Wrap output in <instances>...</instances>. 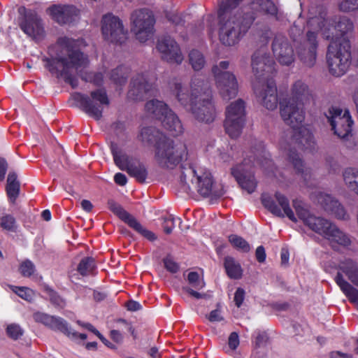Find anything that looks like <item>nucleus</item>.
Masks as SVG:
<instances>
[{"label": "nucleus", "mask_w": 358, "mask_h": 358, "mask_svg": "<svg viewBox=\"0 0 358 358\" xmlns=\"http://www.w3.org/2000/svg\"><path fill=\"white\" fill-rule=\"evenodd\" d=\"M19 270L24 277H30L35 271V266L31 261L27 259L20 264Z\"/></svg>", "instance_id": "51"}, {"label": "nucleus", "mask_w": 358, "mask_h": 358, "mask_svg": "<svg viewBox=\"0 0 358 358\" xmlns=\"http://www.w3.org/2000/svg\"><path fill=\"white\" fill-rule=\"evenodd\" d=\"M127 308L130 311H136L141 309V305L135 301H130L127 303Z\"/></svg>", "instance_id": "63"}, {"label": "nucleus", "mask_w": 358, "mask_h": 358, "mask_svg": "<svg viewBox=\"0 0 358 358\" xmlns=\"http://www.w3.org/2000/svg\"><path fill=\"white\" fill-rule=\"evenodd\" d=\"M72 99L78 106L96 120H99L102 117L104 108L109 104L106 92L103 89L92 91L90 97L80 93H75L72 95Z\"/></svg>", "instance_id": "10"}, {"label": "nucleus", "mask_w": 358, "mask_h": 358, "mask_svg": "<svg viewBox=\"0 0 358 358\" xmlns=\"http://www.w3.org/2000/svg\"><path fill=\"white\" fill-rule=\"evenodd\" d=\"M23 332L22 329L17 324H10L6 328L7 335L13 340H17L21 337Z\"/></svg>", "instance_id": "50"}, {"label": "nucleus", "mask_w": 358, "mask_h": 358, "mask_svg": "<svg viewBox=\"0 0 358 358\" xmlns=\"http://www.w3.org/2000/svg\"><path fill=\"white\" fill-rule=\"evenodd\" d=\"M65 330L62 329V333L66 334L70 339L73 341H76L78 338L81 340H85L87 336L85 334H79L75 330L72 329L70 327H69L67 322L65 323Z\"/></svg>", "instance_id": "52"}, {"label": "nucleus", "mask_w": 358, "mask_h": 358, "mask_svg": "<svg viewBox=\"0 0 358 358\" xmlns=\"http://www.w3.org/2000/svg\"><path fill=\"white\" fill-rule=\"evenodd\" d=\"M94 268V259L91 257H85L78 264V271L82 275H87L92 273Z\"/></svg>", "instance_id": "43"}, {"label": "nucleus", "mask_w": 358, "mask_h": 358, "mask_svg": "<svg viewBox=\"0 0 358 358\" xmlns=\"http://www.w3.org/2000/svg\"><path fill=\"white\" fill-rule=\"evenodd\" d=\"M145 110L162 121L164 127L173 135L182 133L183 128L177 115L170 110L167 105L159 100H151L145 104Z\"/></svg>", "instance_id": "12"}, {"label": "nucleus", "mask_w": 358, "mask_h": 358, "mask_svg": "<svg viewBox=\"0 0 358 358\" xmlns=\"http://www.w3.org/2000/svg\"><path fill=\"white\" fill-rule=\"evenodd\" d=\"M229 347L231 350H236L239 345V338L238 335L236 332H232L228 341Z\"/></svg>", "instance_id": "57"}, {"label": "nucleus", "mask_w": 358, "mask_h": 358, "mask_svg": "<svg viewBox=\"0 0 358 358\" xmlns=\"http://www.w3.org/2000/svg\"><path fill=\"white\" fill-rule=\"evenodd\" d=\"M245 103L238 99L231 103L226 110L224 128L231 138H237L241 134L245 124Z\"/></svg>", "instance_id": "13"}, {"label": "nucleus", "mask_w": 358, "mask_h": 358, "mask_svg": "<svg viewBox=\"0 0 358 358\" xmlns=\"http://www.w3.org/2000/svg\"><path fill=\"white\" fill-rule=\"evenodd\" d=\"M339 268L352 282L358 286V266L356 263L351 259H345L340 263Z\"/></svg>", "instance_id": "34"}, {"label": "nucleus", "mask_w": 358, "mask_h": 358, "mask_svg": "<svg viewBox=\"0 0 358 358\" xmlns=\"http://www.w3.org/2000/svg\"><path fill=\"white\" fill-rule=\"evenodd\" d=\"M245 299V291L243 289L239 287L236 289L234 294V302L237 307H240Z\"/></svg>", "instance_id": "55"}, {"label": "nucleus", "mask_w": 358, "mask_h": 358, "mask_svg": "<svg viewBox=\"0 0 358 358\" xmlns=\"http://www.w3.org/2000/svg\"><path fill=\"white\" fill-rule=\"evenodd\" d=\"M131 33L141 43L151 38L154 34L153 24H131Z\"/></svg>", "instance_id": "31"}, {"label": "nucleus", "mask_w": 358, "mask_h": 358, "mask_svg": "<svg viewBox=\"0 0 358 358\" xmlns=\"http://www.w3.org/2000/svg\"><path fill=\"white\" fill-rule=\"evenodd\" d=\"M264 206L272 214L280 217H287L291 221L297 222V217L292 210L288 199L282 193L277 192L274 199L264 194L262 197Z\"/></svg>", "instance_id": "15"}, {"label": "nucleus", "mask_w": 358, "mask_h": 358, "mask_svg": "<svg viewBox=\"0 0 358 358\" xmlns=\"http://www.w3.org/2000/svg\"><path fill=\"white\" fill-rule=\"evenodd\" d=\"M10 288L13 292L26 301H30L34 298L35 292L28 287L11 286Z\"/></svg>", "instance_id": "44"}, {"label": "nucleus", "mask_w": 358, "mask_h": 358, "mask_svg": "<svg viewBox=\"0 0 358 358\" xmlns=\"http://www.w3.org/2000/svg\"><path fill=\"white\" fill-rule=\"evenodd\" d=\"M156 48L162 59L170 64H180L184 59L179 45L170 36L159 38Z\"/></svg>", "instance_id": "16"}, {"label": "nucleus", "mask_w": 358, "mask_h": 358, "mask_svg": "<svg viewBox=\"0 0 358 358\" xmlns=\"http://www.w3.org/2000/svg\"><path fill=\"white\" fill-rule=\"evenodd\" d=\"M187 281L192 287L197 289H201L205 286L203 278L195 271H191L188 273Z\"/></svg>", "instance_id": "46"}, {"label": "nucleus", "mask_w": 358, "mask_h": 358, "mask_svg": "<svg viewBox=\"0 0 358 358\" xmlns=\"http://www.w3.org/2000/svg\"><path fill=\"white\" fill-rule=\"evenodd\" d=\"M224 267L228 275L231 278L238 279L242 275V269L239 263L231 257L224 259Z\"/></svg>", "instance_id": "38"}, {"label": "nucleus", "mask_w": 358, "mask_h": 358, "mask_svg": "<svg viewBox=\"0 0 358 358\" xmlns=\"http://www.w3.org/2000/svg\"><path fill=\"white\" fill-rule=\"evenodd\" d=\"M256 258L259 262H264L266 259V252L263 246H259L256 250Z\"/></svg>", "instance_id": "62"}, {"label": "nucleus", "mask_w": 358, "mask_h": 358, "mask_svg": "<svg viewBox=\"0 0 358 358\" xmlns=\"http://www.w3.org/2000/svg\"><path fill=\"white\" fill-rule=\"evenodd\" d=\"M229 242L236 250L243 252H248L250 250L248 243L241 236L232 234L229 236Z\"/></svg>", "instance_id": "42"}, {"label": "nucleus", "mask_w": 358, "mask_h": 358, "mask_svg": "<svg viewBox=\"0 0 358 358\" xmlns=\"http://www.w3.org/2000/svg\"><path fill=\"white\" fill-rule=\"evenodd\" d=\"M229 67V62L222 61L212 67L215 87L224 100L234 99L238 94V85L235 75L227 71Z\"/></svg>", "instance_id": "8"}, {"label": "nucleus", "mask_w": 358, "mask_h": 358, "mask_svg": "<svg viewBox=\"0 0 358 358\" xmlns=\"http://www.w3.org/2000/svg\"><path fill=\"white\" fill-rule=\"evenodd\" d=\"M18 13L22 16V20L24 21V22H36L39 20L35 11L27 10L24 6L18 8Z\"/></svg>", "instance_id": "47"}, {"label": "nucleus", "mask_w": 358, "mask_h": 358, "mask_svg": "<svg viewBox=\"0 0 358 358\" xmlns=\"http://www.w3.org/2000/svg\"><path fill=\"white\" fill-rule=\"evenodd\" d=\"M309 17L311 20L331 21L327 8L323 6L312 5L308 10Z\"/></svg>", "instance_id": "39"}, {"label": "nucleus", "mask_w": 358, "mask_h": 358, "mask_svg": "<svg viewBox=\"0 0 358 358\" xmlns=\"http://www.w3.org/2000/svg\"><path fill=\"white\" fill-rule=\"evenodd\" d=\"M253 6L254 8L257 9L259 13L268 17H273L275 20H282V13L271 0H256L253 3Z\"/></svg>", "instance_id": "27"}, {"label": "nucleus", "mask_w": 358, "mask_h": 358, "mask_svg": "<svg viewBox=\"0 0 358 358\" xmlns=\"http://www.w3.org/2000/svg\"><path fill=\"white\" fill-rule=\"evenodd\" d=\"M188 157L186 145L180 141H173L166 137L159 138L155 158L160 166L172 169Z\"/></svg>", "instance_id": "7"}, {"label": "nucleus", "mask_w": 358, "mask_h": 358, "mask_svg": "<svg viewBox=\"0 0 358 358\" xmlns=\"http://www.w3.org/2000/svg\"><path fill=\"white\" fill-rule=\"evenodd\" d=\"M322 24L320 29L322 36L330 41L327 54L329 71L334 76H342L350 64V38L353 29L352 24Z\"/></svg>", "instance_id": "3"}, {"label": "nucleus", "mask_w": 358, "mask_h": 358, "mask_svg": "<svg viewBox=\"0 0 358 358\" xmlns=\"http://www.w3.org/2000/svg\"><path fill=\"white\" fill-rule=\"evenodd\" d=\"M190 93L180 83H176L173 93L186 110L192 112L199 122L209 123L215 117V109L210 100L211 91L208 82L200 76L192 78Z\"/></svg>", "instance_id": "2"}, {"label": "nucleus", "mask_w": 358, "mask_h": 358, "mask_svg": "<svg viewBox=\"0 0 358 358\" xmlns=\"http://www.w3.org/2000/svg\"><path fill=\"white\" fill-rule=\"evenodd\" d=\"M155 76L148 73H139L134 76L131 83L128 96L134 100H140L143 95L153 88Z\"/></svg>", "instance_id": "21"}, {"label": "nucleus", "mask_w": 358, "mask_h": 358, "mask_svg": "<svg viewBox=\"0 0 358 358\" xmlns=\"http://www.w3.org/2000/svg\"><path fill=\"white\" fill-rule=\"evenodd\" d=\"M272 50L274 57L281 65L289 66L294 62L293 48L284 36L278 35L275 37Z\"/></svg>", "instance_id": "23"}, {"label": "nucleus", "mask_w": 358, "mask_h": 358, "mask_svg": "<svg viewBox=\"0 0 358 358\" xmlns=\"http://www.w3.org/2000/svg\"><path fill=\"white\" fill-rule=\"evenodd\" d=\"M218 25H220V40L227 46L238 43L249 29L248 24H218Z\"/></svg>", "instance_id": "18"}, {"label": "nucleus", "mask_w": 358, "mask_h": 358, "mask_svg": "<svg viewBox=\"0 0 358 358\" xmlns=\"http://www.w3.org/2000/svg\"><path fill=\"white\" fill-rule=\"evenodd\" d=\"M293 206L298 217L311 230L328 239L333 247L350 245V238L330 221L310 214L300 202L294 201Z\"/></svg>", "instance_id": "4"}, {"label": "nucleus", "mask_w": 358, "mask_h": 358, "mask_svg": "<svg viewBox=\"0 0 358 358\" xmlns=\"http://www.w3.org/2000/svg\"><path fill=\"white\" fill-rule=\"evenodd\" d=\"M176 221H178L179 222H180V219L177 217V218H175L174 217H173L172 215H169L168 217H166L165 220H164V231L166 233V234H170L171 233L174 226H175V222Z\"/></svg>", "instance_id": "54"}, {"label": "nucleus", "mask_w": 358, "mask_h": 358, "mask_svg": "<svg viewBox=\"0 0 358 358\" xmlns=\"http://www.w3.org/2000/svg\"><path fill=\"white\" fill-rule=\"evenodd\" d=\"M275 62L263 50L256 52L252 57V68L257 81H266L268 79L261 78L262 76L271 73L274 70Z\"/></svg>", "instance_id": "22"}, {"label": "nucleus", "mask_w": 358, "mask_h": 358, "mask_svg": "<svg viewBox=\"0 0 358 358\" xmlns=\"http://www.w3.org/2000/svg\"><path fill=\"white\" fill-rule=\"evenodd\" d=\"M209 321L212 322H217L224 320V317L221 313V311L218 309L212 310L208 317Z\"/></svg>", "instance_id": "58"}, {"label": "nucleus", "mask_w": 358, "mask_h": 358, "mask_svg": "<svg viewBox=\"0 0 358 358\" xmlns=\"http://www.w3.org/2000/svg\"><path fill=\"white\" fill-rule=\"evenodd\" d=\"M33 317L36 322L42 323L52 329L59 330L60 331H62V329H66V321L61 317L50 316L41 312L35 313Z\"/></svg>", "instance_id": "30"}, {"label": "nucleus", "mask_w": 358, "mask_h": 358, "mask_svg": "<svg viewBox=\"0 0 358 358\" xmlns=\"http://www.w3.org/2000/svg\"><path fill=\"white\" fill-rule=\"evenodd\" d=\"M310 94L308 86L303 80H296L291 90L292 98L280 102V115L284 122L290 126V131L280 142V149L286 154L298 173L307 174L308 169L296 152V148L301 150L312 149L314 139L310 130L303 124L304 110L299 103Z\"/></svg>", "instance_id": "1"}, {"label": "nucleus", "mask_w": 358, "mask_h": 358, "mask_svg": "<svg viewBox=\"0 0 358 358\" xmlns=\"http://www.w3.org/2000/svg\"><path fill=\"white\" fill-rule=\"evenodd\" d=\"M20 27L24 34L36 40L42 38L45 34L41 24H20Z\"/></svg>", "instance_id": "36"}, {"label": "nucleus", "mask_w": 358, "mask_h": 358, "mask_svg": "<svg viewBox=\"0 0 358 358\" xmlns=\"http://www.w3.org/2000/svg\"><path fill=\"white\" fill-rule=\"evenodd\" d=\"M343 180L348 189L358 196V169H345L343 172Z\"/></svg>", "instance_id": "32"}, {"label": "nucleus", "mask_w": 358, "mask_h": 358, "mask_svg": "<svg viewBox=\"0 0 358 358\" xmlns=\"http://www.w3.org/2000/svg\"><path fill=\"white\" fill-rule=\"evenodd\" d=\"M45 292L47 296L49 297L50 302L58 308H63L66 305L65 301L59 296L53 289L49 287H45Z\"/></svg>", "instance_id": "45"}, {"label": "nucleus", "mask_w": 358, "mask_h": 358, "mask_svg": "<svg viewBox=\"0 0 358 358\" xmlns=\"http://www.w3.org/2000/svg\"><path fill=\"white\" fill-rule=\"evenodd\" d=\"M102 33L106 40L111 43H123L127 38L122 24H103Z\"/></svg>", "instance_id": "26"}, {"label": "nucleus", "mask_w": 358, "mask_h": 358, "mask_svg": "<svg viewBox=\"0 0 358 358\" xmlns=\"http://www.w3.org/2000/svg\"><path fill=\"white\" fill-rule=\"evenodd\" d=\"M327 117L331 129L338 137L344 139L350 135L353 122L348 110L331 107L327 114Z\"/></svg>", "instance_id": "14"}, {"label": "nucleus", "mask_w": 358, "mask_h": 358, "mask_svg": "<svg viewBox=\"0 0 358 358\" xmlns=\"http://www.w3.org/2000/svg\"><path fill=\"white\" fill-rule=\"evenodd\" d=\"M110 149L114 162L121 170L126 171L129 176L141 182L145 180L148 171L144 164L137 159L128 155L125 148L122 145L112 144Z\"/></svg>", "instance_id": "9"}, {"label": "nucleus", "mask_w": 358, "mask_h": 358, "mask_svg": "<svg viewBox=\"0 0 358 358\" xmlns=\"http://www.w3.org/2000/svg\"><path fill=\"white\" fill-rule=\"evenodd\" d=\"M66 57L59 56L53 60L55 67H52L50 70L55 69L61 73L66 81L73 87L78 85V79L73 76L71 73H77L80 69L85 67L88 64L87 56L81 53L75 47V41L66 39L65 40Z\"/></svg>", "instance_id": "5"}, {"label": "nucleus", "mask_w": 358, "mask_h": 358, "mask_svg": "<svg viewBox=\"0 0 358 358\" xmlns=\"http://www.w3.org/2000/svg\"><path fill=\"white\" fill-rule=\"evenodd\" d=\"M250 160L245 159L241 164L232 169L231 173L241 187L248 193L253 192L257 187V181L252 171Z\"/></svg>", "instance_id": "19"}, {"label": "nucleus", "mask_w": 358, "mask_h": 358, "mask_svg": "<svg viewBox=\"0 0 358 358\" xmlns=\"http://www.w3.org/2000/svg\"><path fill=\"white\" fill-rule=\"evenodd\" d=\"M189 63L194 71H201L206 65V59L201 52L192 50L188 55Z\"/></svg>", "instance_id": "35"}, {"label": "nucleus", "mask_w": 358, "mask_h": 358, "mask_svg": "<svg viewBox=\"0 0 358 358\" xmlns=\"http://www.w3.org/2000/svg\"><path fill=\"white\" fill-rule=\"evenodd\" d=\"M110 209L119 217L127 223L131 228H133L138 233L146 238L149 241H154L156 239L155 235L150 231L144 228L134 217L125 211L118 203L113 201L108 202Z\"/></svg>", "instance_id": "25"}, {"label": "nucleus", "mask_w": 358, "mask_h": 358, "mask_svg": "<svg viewBox=\"0 0 358 358\" xmlns=\"http://www.w3.org/2000/svg\"><path fill=\"white\" fill-rule=\"evenodd\" d=\"M114 180L117 185L120 186H124L127 182V178L126 176L121 173H117L115 175Z\"/></svg>", "instance_id": "61"}, {"label": "nucleus", "mask_w": 358, "mask_h": 358, "mask_svg": "<svg viewBox=\"0 0 358 358\" xmlns=\"http://www.w3.org/2000/svg\"><path fill=\"white\" fill-rule=\"evenodd\" d=\"M339 7L341 10L344 12L358 10V0H343Z\"/></svg>", "instance_id": "53"}, {"label": "nucleus", "mask_w": 358, "mask_h": 358, "mask_svg": "<svg viewBox=\"0 0 358 358\" xmlns=\"http://www.w3.org/2000/svg\"><path fill=\"white\" fill-rule=\"evenodd\" d=\"M131 22H153L155 18L150 10L141 9L131 14Z\"/></svg>", "instance_id": "40"}, {"label": "nucleus", "mask_w": 358, "mask_h": 358, "mask_svg": "<svg viewBox=\"0 0 358 358\" xmlns=\"http://www.w3.org/2000/svg\"><path fill=\"white\" fill-rule=\"evenodd\" d=\"M110 338L115 342L120 343L122 341L123 336L119 331L112 330L110 331Z\"/></svg>", "instance_id": "64"}, {"label": "nucleus", "mask_w": 358, "mask_h": 358, "mask_svg": "<svg viewBox=\"0 0 358 358\" xmlns=\"http://www.w3.org/2000/svg\"><path fill=\"white\" fill-rule=\"evenodd\" d=\"M20 184L17 180V176L14 173H10L7 178L6 192L11 201H15L19 194Z\"/></svg>", "instance_id": "37"}, {"label": "nucleus", "mask_w": 358, "mask_h": 358, "mask_svg": "<svg viewBox=\"0 0 358 358\" xmlns=\"http://www.w3.org/2000/svg\"><path fill=\"white\" fill-rule=\"evenodd\" d=\"M101 22H121V20L113 13H108L103 15Z\"/></svg>", "instance_id": "60"}, {"label": "nucleus", "mask_w": 358, "mask_h": 358, "mask_svg": "<svg viewBox=\"0 0 358 358\" xmlns=\"http://www.w3.org/2000/svg\"><path fill=\"white\" fill-rule=\"evenodd\" d=\"M311 198L320 203L326 211L334 215L336 218L341 220L348 218L349 216L344 207L330 194L317 190L312 194Z\"/></svg>", "instance_id": "20"}, {"label": "nucleus", "mask_w": 358, "mask_h": 358, "mask_svg": "<svg viewBox=\"0 0 358 358\" xmlns=\"http://www.w3.org/2000/svg\"><path fill=\"white\" fill-rule=\"evenodd\" d=\"M180 182L183 192L188 193L195 189L204 196L210 195L213 181L210 172L202 166L185 168L180 177Z\"/></svg>", "instance_id": "6"}, {"label": "nucleus", "mask_w": 358, "mask_h": 358, "mask_svg": "<svg viewBox=\"0 0 358 358\" xmlns=\"http://www.w3.org/2000/svg\"><path fill=\"white\" fill-rule=\"evenodd\" d=\"M117 323L118 324V327L122 330H125L129 332L131 335L134 336V329L130 323L124 320H119Z\"/></svg>", "instance_id": "59"}, {"label": "nucleus", "mask_w": 358, "mask_h": 358, "mask_svg": "<svg viewBox=\"0 0 358 358\" xmlns=\"http://www.w3.org/2000/svg\"><path fill=\"white\" fill-rule=\"evenodd\" d=\"M47 13L54 20H68L76 15L78 10L73 6L53 5L47 10Z\"/></svg>", "instance_id": "28"}, {"label": "nucleus", "mask_w": 358, "mask_h": 358, "mask_svg": "<svg viewBox=\"0 0 358 358\" xmlns=\"http://www.w3.org/2000/svg\"><path fill=\"white\" fill-rule=\"evenodd\" d=\"M244 0H217V17L220 22L253 21L254 13H248V7H240Z\"/></svg>", "instance_id": "11"}, {"label": "nucleus", "mask_w": 358, "mask_h": 358, "mask_svg": "<svg viewBox=\"0 0 358 358\" xmlns=\"http://www.w3.org/2000/svg\"><path fill=\"white\" fill-rule=\"evenodd\" d=\"M253 166H255L260 170L268 177L276 176L275 167L271 159L270 154L266 150H262L258 154Z\"/></svg>", "instance_id": "29"}, {"label": "nucleus", "mask_w": 358, "mask_h": 358, "mask_svg": "<svg viewBox=\"0 0 358 358\" xmlns=\"http://www.w3.org/2000/svg\"><path fill=\"white\" fill-rule=\"evenodd\" d=\"M254 91L262 105L267 109L273 110L277 108V88L273 80L253 83Z\"/></svg>", "instance_id": "17"}, {"label": "nucleus", "mask_w": 358, "mask_h": 358, "mask_svg": "<svg viewBox=\"0 0 358 358\" xmlns=\"http://www.w3.org/2000/svg\"><path fill=\"white\" fill-rule=\"evenodd\" d=\"M1 227L6 231H14L16 227L15 218L10 215H4L0 218Z\"/></svg>", "instance_id": "49"}, {"label": "nucleus", "mask_w": 358, "mask_h": 358, "mask_svg": "<svg viewBox=\"0 0 358 358\" xmlns=\"http://www.w3.org/2000/svg\"><path fill=\"white\" fill-rule=\"evenodd\" d=\"M159 132L153 127L143 128L138 136V139L144 143H152L157 138H159Z\"/></svg>", "instance_id": "41"}, {"label": "nucleus", "mask_w": 358, "mask_h": 358, "mask_svg": "<svg viewBox=\"0 0 358 358\" xmlns=\"http://www.w3.org/2000/svg\"><path fill=\"white\" fill-rule=\"evenodd\" d=\"M110 77L115 83L122 85L127 80V69L123 66L118 67L112 71Z\"/></svg>", "instance_id": "48"}, {"label": "nucleus", "mask_w": 358, "mask_h": 358, "mask_svg": "<svg viewBox=\"0 0 358 358\" xmlns=\"http://www.w3.org/2000/svg\"><path fill=\"white\" fill-rule=\"evenodd\" d=\"M164 266L171 273H176L178 270V264L170 257L164 259Z\"/></svg>", "instance_id": "56"}, {"label": "nucleus", "mask_w": 358, "mask_h": 358, "mask_svg": "<svg viewBox=\"0 0 358 358\" xmlns=\"http://www.w3.org/2000/svg\"><path fill=\"white\" fill-rule=\"evenodd\" d=\"M336 282L348 299L358 308V291L346 282L340 273L336 275Z\"/></svg>", "instance_id": "33"}, {"label": "nucleus", "mask_w": 358, "mask_h": 358, "mask_svg": "<svg viewBox=\"0 0 358 358\" xmlns=\"http://www.w3.org/2000/svg\"><path fill=\"white\" fill-rule=\"evenodd\" d=\"M317 30V28H311L308 31L306 40L298 52L300 60L308 67L313 66L316 61Z\"/></svg>", "instance_id": "24"}]
</instances>
